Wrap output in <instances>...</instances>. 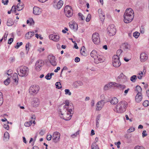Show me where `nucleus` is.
Here are the masks:
<instances>
[{"label": "nucleus", "instance_id": "57", "mask_svg": "<svg viewBox=\"0 0 149 149\" xmlns=\"http://www.w3.org/2000/svg\"><path fill=\"white\" fill-rule=\"evenodd\" d=\"M45 78L47 80H50L51 78V77L50 76L49 74L48 73L45 76Z\"/></svg>", "mask_w": 149, "mask_h": 149}, {"label": "nucleus", "instance_id": "23", "mask_svg": "<svg viewBox=\"0 0 149 149\" xmlns=\"http://www.w3.org/2000/svg\"><path fill=\"white\" fill-rule=\"evenodd\" d=\"M34 35V32H29L25 34V38L26 39H29Z\"/></svg>", "mask_w": 149, "mask_h": 149}, {"label": "nucleus", "instance_id": "58", "mask_svg": "<svg viewBox=\"0 0 149 149\" xmlns=\"http://www.w3.org/2000/svg\"><path fill=\"white\" fill-rule=\"evenodd\" d=\"M146 131L145 130L143 131L142 133V136L143 137H145L147 136V134L146 133Z\"/></svg>", "mask_w": 149, "mask_h": 149}, {"label": "nucleus", "instance_id": "28", "mask_svg": "<svg viewBox=\"0 0 149 149\" xmlns=\"http://www.w3.org/2000/svg\"><path fill=\"white\" fill-rule=\"evenodd\" d=\"M14 24L13 20L11 18H9L7 22V25L8 26H11Z\"/></svg>", "mask_w": 149, "mask_h": 149}, {"label": "nucleus", "instance_id": "5", "mask_svg": "<svg viewBox=\"0 0 149 149\" xmlns=\"http://www.w3.org/2000/svg\"><path fill=\"white\" fill-rule=\"evenodd\" d=\"M20 73H18V75L21 77L27 76L29 73L28 68L25 66H22L19 68Z\"/></svg>", "mask_w": 149, "mask_h": 149}, {"label": "nucleus", "instance_id": "26", "mask_svg": "<svg viewBox=\"0 0 149 149\" xmlns=\"http://www.w3.org/2000/svg\"><path fill=\"white\" fill-rule=\"evenodd\" d=\"M91 56L93 58H95L98 55L97 52L95 50H93L90 53Z\"/></svg>", "mask_w": 149, "mask_h": 149}, {"label": "nucleus", "instance_id": "22", "mask_svg": "<svg viewBox=\"0 0 149 149\" xmlns=\"http://www.w3.org/2000/svg\"><path fill=\"white\" fill-rule=\"evenodd\" d=\"M80 53L82 55L86 56L87 55L86 50L84 46H83L81 47L80 50Z\"/></svg>", "mask_w": 149, "mask_h": 149}, {"label": "nucleus", "instance_id": "37", "mask_svg": "<svg viewBox=\"0 0 149 149\" xmlns=\"http://www.w3.org/2000/svg\"><path fill=\"white\" fill-rule=\"evenodd\" d=\"M91 149H99L98 146L95 143H93L91 146Z\"/></svg>", "mask_w": 149, "mask_h": 149}, {"label": "nucleus", "instance_id": "4", "mask_svg": "<svg viewBox=\"0 0 149 149\" xmlns=\"http://www.w3.org/2000/svg\"><path fill=\"white\" fill-rule=\"evenodd\" d=\"M64 104L65 105L63 106V107L61 109H60L59 110V113L60 114V115H63L64 113L68 111L69 109H70L69 102H67L66 101L65 103H63L60 106H61L62 105H64Z\"/></svg>", "mask_w": 149, "mask_h": 149}, {"label": "nucleus", "instance_id": "29", "mask_svg": "<svg viewBox=\"0 0 149 149\" xmlns=\"http://www.w3.org/2000/svg\"><path fill=\"white\" fill-rule=\"evenodd\" d=\"M13 78L14 80V81L15 82L17 83H18V75L16 73H14Z\"/></svg>", "mask_w": 149, "mask_h": 149}, {"label": "nucleus", "instance_id": "2", "mask_svg": "<svg viewBox=\"0 0 149 149\" xmlns=\"http://www.w3.org/2000/svg\"><path fill=\"white\" fill-rule=\"evenodd\" d=\"M127 103L125 101L120 102L116 106V111L118 113H122L126 110Z\"/></svg>", "mask_w": 149, "mask_h": 149}, {"label": "nucleus", "instance_id": "1", "mask_svg": "<svg viewBox=\"0 0 149 149\" xmlns=\"http://www.w3.org/2000/svg\"><path fill=\"white\" fill-rule=\"evenodd\" d=\"M134 12L130 8L126 9L124 15V21L126 23H128L132 21L134 18Z\"/></svg>", "mask_w": 149, "mask_h": 149}, {"label": "nucleus", "instance_id": "13", "mask_svg": "<svg viewBox=\"0 0 149 149\" xmlns=\"http://www.w3.org/2000/svg\"><path fill=\"white\" fill-rule=\"evenodd\" d=\"M40 104V101L39 99L37 98H33L32 102V105L33 107H38Z\"/></svg>", "mask_w": 149, "mask_h": 149}, {"label": "nucleus", "instance_id": "7", "mask_svg": "<svg viewBox=\"0 0 149 149\" xmlns=\"http://www.w3.org/2000/svg\"><path fill=\"white\" fill-rule=\"evenodd\" d=\"M107 33L110 36H113L116 33V30L114 25L111 24L107 28Z\"/></svg>", "mask_w": 149, "mask_h": 149}, {"label": "nucleus", "instance_id": "44", "mask_svg": "<svg viewBox=\"0 0 149 149\" xmlns=\"http://www.w3.org/2000/svg\"><path fill=\"white\" fill-rule=\"evenodd\" d=\"M14 10V11L15 13H16V8L15 6H13L12 7L11 10L10 11H8V14H10L11 13V11Z\"/></svg>", "mask_w": 149, "mask_h": 149}, {"label": "nucleus", "instance_id": "9", "mask_svg": "<svg viewBox=\"0 0 149 149\" xmlns=\"http://www.w3.org/2000/svg\"><path fill=\"white\" fill-rule=\"evenodd\" d=\"M92 39L94 43L96 44H98L100 42V38L98 33H94L92 37Z\"/></svg>", "mask_w": 149, "mask_h": 149}, {"label": "nucleus", "instance_id": "51", "mask_svg": "<svg viewBox=\"0 0 149 149\" xmlns=\"http://www.w3.org/2000/svg\"><path fill=\"white\" fill-rule=\"evenodd\" d=\"M91 15L90 14H88L86 18V21L87 22H89L90 20V19L91 18Z\"/></svg>", "mask_w": 149, "mask_h": 149}, {"label": "nucleus", "instance_id": "24", "mask_svg": "<svg viewBox=\"0 0 149 149\" xmlns=\"http://www.w3.org/2000/svg\"><path fill=\"white\" fill-rule=\"evenodd\" d=\"M63 1L59 0L57 4L56 5V7L55 8L57 9H60L63 6Z\"/></svg>", "mask_w": 149, "mask_h": 149}, {"label": "nucleus", "instance_id": "60", "mask_svg": "<svg viewBox=\"0 0 149 149\" xmlns=\"http://www.w3.org/2000/svg\"><path fill=\"white\" fill-rule=\"evenodd\" d=\"M140 33H141L143 34L144 33V29L143 26H141L140 28Z\"/></svg>", "mask_w": 149, "mask_h": 149}, {"label": "nucleus", "instance_id": "6", "mask_svg": "<svg viewBox=\"0 0 149 149\" xmlns=\"http://www.w3.org/2000/svg\"><path fill=\"white\" fill-rule=\"evenodd\" d=\"M112 63L115 67H118L120 66L121 63L120 61L119 57L117 55H114L113 57Z\"/></svg>", "mask_w": 149, "mask_h": 149}, {"label": "nucleus", "instance_id": "30", "mask_svg": "<svg viewBox=\"0 0 149 149\" xmlns=\"http://www.w3.org/2000/svg\"><path fill=\"white\" fill-rule=\"evenodd\" d=\"M23 8V3H19L17 4V10L18 11H20Z\"/></svg>", "mask_w": 149, "mask_h": 149}, {"label": "nucleus", "instance_id": "16", "mask_svg": "<svg viewBox=\"0 0 149 149\" xmlns=\"http://www.w3.org/2000/svg\"><path fill=\"white\" fill-rule=\"evenodd\" d=\"M42 12V10L38 7L35 6L33 8V13L35 15H39Z\"/></svg>", "mask_w": 149, "mask_h": 149}, {"label": "nucleus", "instance_id": "39", "mask_svg": "<svg viewBox=\"0 0 149 149\" xmlns=\"http://www.w3.org/2000/svg\"><path fill=\"white\" fill-rule=\"evenodd\" d=\"M112 86V85L111 84V83L109 84H107L105 85L104 87V90H107L108 89L110 88H111Z\"/></svg>", "mask_w": 149, "mask_h": 149}, {"label": "nucleus", "instance_id": "41", "mask_svg": "<svg viewBox=\"0 0 149 149\" xmlns=\"http://www.w3.org/2000/svg\"><path fill=\"white\" fill-rule=\"evenodd\" d=\"M137 78V76L136 75H134L131 77L130 80L132 82H134Z\"/></svg>", "mask_w": 149, "mask_h": 149}, {"label": "nucleus", "instance_id": "63", "mask_svg": "<svg viewBox=\"0 0 149 149\" xmlns=\"http://www.w3.org/2000/svg\"><path fill=\"white\" fill-rule=\"evenodd\" d=\"M74 61L76 63L79 62L80 61V59L78 57H76L74 59Z\"/></svg>", "mask_w": 149, "mask_h": 149}, {"label": "nucleus", "instance_id": "52", "mask_svg": "<svg viewBox=\"0 0 149 149\" xmlns=\"http://www.w3.org/2000/svg\"><path fill=\"white\" fill-rule=\"evenodd\" d=\"M123 52V51L121 49H118L117 51V55H117L119 57V56L121 53Z\"/></svg>", "mask_w": 149, "mask_h": 149}, {"label": "nucleus", "instance_id": "40", "mask_svg": "<svg viewBox=\"0 0 149 149\" xmlns=\"http://www.w3.org/2000/svg\"><path fill=\"white\" fill-rule=\"evenodd\" d=\"M32 124V120H30L29 122H26L25 123L24 125L26 127H29Z\"/></svg>", "mask_w": 149, "mask_h": 149}, {"label": "nucleus", "instance_id": "45", "mask_svg": "<svg viewBox=\"0 0 149 149\" xmlns=\"http://www.w3.org/2000/svg\"><path fill=\"white\" fill-rule=\"evenodd\" d=\"M10 79L9 78H7L4 82V83L6 85H8L10 83Z\"/></svg>", "mask_w": 149, "mask_h": 149}, {"label": "nucleus", "instance_id": "55", "mask_svg": "<svg viewBox=\"0 0 149 149\" xmlns=\"http://www.w3.org/2000/svg\"><path fill=\"white\" fill-rule=\"evenodd\" d=\"M119 88L120 89L123 90L126 88V86L125 85L120 84Z\"/></svg>", "mask_w": 149, "mask_h": 149}, {"label": "nucleus", "instance_id": "62", "mask_svg": "<svg viewBox=\"0 0 149 149\" xmlns=\"http://www.w3.org/2000/svg\"><path fill=\"white\" fill-rule=\"evenodd\" d=\"M13 40V38H10L8 40V44H11Z\"/></svg>", "mask_w": 149, "mask_h": 149}, {"label": "nucleus", "instance_id": "46", "mask_svg": "<svg viewBox=\"0 0 149 149\" xmlns=\"http://www.w3.org/2000/svg\"><path fill=\"white\" fill-rule=\"evenodd\" d=\"M111 84H112V86L113 85L115 87H119V88L120 85V84L118 83H116L115 82H111Z\"/></svg>", "mask_w": 149, "mask_h": 149}, {"label": "nucleus", "instance_id": "48", "mask_svg": "<svg viewBox=\"0 0 149 149\" xmlns=\"http://www.w3.org/2000/svg\"><path fill=\"white\" fill-rule=\"evenodd\" d=\"M65 94L66 95H71V93L70 92V90L68 89H66L65 90Z\"/></svg>", "mask_w": 149, "mask_h": 149}, {"label": "nucleus", "instance_id": "42", "mask_svg": "<svg viewBox=\"0 0 149 149\" xmlns=\"http://www.w3.org/2000/svg\"><path fill=\"white\" fill-rule=\"evenodd\" d=\"M143 104L145 107H147L149 105V102L148 100H145L143 103Z\"/></svg>", "mask_w": 149, "mask_h": 149}, {"label": "nucleus", "instance_id": "31", "mask_svg": "<svg viewBox=\"0 0 149 149\" xmlns=\"http://www.w3.org/2000/svg\"><path fill=\"white\" fill-rule=\"evenodd\" d=\"M123 46L124 50L130 49V45L127 43H125L123 44Z\"/></svg>", "mask_w": 149, "mask_h": 149}, {"label": "nucleus", "instance_id": "38", "mask_svg": "<svg viewBox=\"0 0 149 149\" xmlns=\"http://www.w3.org/2000/svg\"><path fill=\"white\" fill-rule=\"evenodd\" d=\"M4 137L6 140H8L9 138V134L8 132L5 133L4 135Z\"/></svg>", "mask_w": 149, "mask_h": 149}, {"label": "nucleus", "instance_id": "17", "mask_svg": "<svg viewBox=\"0 0 149 149\" xmlns=\"http://www.w3.org/2000/svg\"><path fill=\"white\" fill-rule=\"evenodd\" d=\"M148 58V56L145 53H142L140 55V61L142 62L146 61Z\"/></svg>", "mask_w": 149, "mask_h": 149}, {"label": "nucleus", "instance_id": "34", "mask_svg": "<svg viewBox=\"0 0 149 149\" xmlns=\"http://www.w3.org/2000/svg\"><path fill=\"white\" fill-rule=\"evenodd\" d=\"M126 78V77L122 73H121L118 77V79L120 80L125 79Z\"/></svg>", "mask_w": 149, "mask_h": 149}, {"label": "nucleus", "instance_id": "10", "mask_svg": "<svg viewBox=\"0 0 149 149\" xmlns=\"http://www.w3.org/2000/svg\"><path fill=\"white\" fill-rule=\"evenodd\" d=\"M44 62L41 60H38L35 64V69L38 71H40L41 69V67L44 65Z\"/></svg>", "mask_w": 149, "mask_h": 149}, {"label": "nucleus", "instance_id": "61", "mask_svg": "<svg viewBox=\"0 0 149 149\" xmlns=\"http://www.w3.org/2000/svg\"><path fill=\"white\" fill-rule=\"evenodd\" d=\"M52 136L51 135H48L47 136V139L48 141H50L51 139Z\"/></svg>", "mask_w": 149, "mask_h": 149}, {"label": "nucleus", "instance_id": "59", "mask_svg": "<svg viewBox=\"0 0 149 149\" xmlns=\"http://www.w3.org/2000/svg\"><path fill=\"white\" fill-rule=\"evenodd\" d=\"M3 127L4 128L7 130H8L9 129V127L8 125L4 124L3 125Z\"/></svg>", "mask_w": 149, "mask_h": 149}, {"label": "nucleus", "instance_id": "43", "mask_svg": "<svg viewBox=\"0 0 149 149\" xmlns=\"http://www.w3.org/2000/svg\"><path fill=\"white\" fill-rule=\"evenodd\" d=\"M55 85L56 88L58 89H60L62 87L61 84L60 82H56Z\"/></svg>", "mask_w": 149, "mask_h": 149}, {"label": "nucleus", "instance_id": "8", "mask_svg": "<svg viewBox=\"0 0 149 149\" xmlns=\"http://www.w3.org/2000/svg\"><path fill=\"white\" fill-rule=\"evenodd\" d=\"M60 134L58 132L54 133L52 135V140L54 142L57 143L59 141Z\"/></svg>", "mask_w": 149, "mask_h": 149}, {"label": "nucleus", "instance_id": "56", "mask_svg": "<svg viewBox=\"0 0 149 149\" xmlns=\"http://www.w3.org/2000/svg\"><path fill=\"white\" fill-rule=\"evenodd\" d=\"M79 134V130L77 131L75 133L72 134L71 135V137L72 138H74L77 135Z\"/></svg>", "mask_w": 149, "mask_h": 149}, {"label": "nucleus", "instance_id": "12", "mask_svg": "<svg viewBox=\"0 0 149 149\" xmlns=\"http://www.w3.org/2000/svg\"><path fill=\"white\" fill-rule=\"evenodd\" d=\"M105 103V102L104 100H102L98 102L96 104V110L97 111L101 110L104 106Z\"/></svg>", "mask_w": 149, "mask_h": 149}, {"label": "nucleus", "instance_id": "3", "mask_svg": "<svg viewBox=\"0 0 149 149\" xmlns=\"http://www.w3.org/2000/svg\"><path fill=\"white\" fill-rule=\"evenodd\" d=\"M72 108H70V109H69L68 111L64 113V114H63V115H60V118L66 121L70 120L74 113L72 110L74 108L72 106Z\"/></svg>", "mask_w": 149, "mask_h": 149}, {"label": "nucleus", "instance_id": "20", "mask_svg": "<svg viewBox=\"0 0 149 149\" xmlns=\"http://www.w3.org/2000/svg\"><path fill=\"white\" fill-rule=\"evenodd\" d=\"M69 26L71 29L74 30L75 31H76L77 30V24L75 23H73L72 24H69Z\"/></svg>", "mask_w": 149, "mask_h": 149}, {"label": "nucleus", "instance_id": "47", "mask_svg": "<svg viewBox=\"0 0 149 149\" xmlns=\"http://www.w3.org/2000/svg\"><path fill=\"white\" fill-rule=\"evenodd\" d=\"M140 35V33L137 32H135L133 33V36L135 38H137Z\"/></svg>", "mask_w": 149, "mask_h": 149}, {"label": "nucleus", "instance_id": "27", "mask_svg": "<svg viewBox=\"0 0 149 149\" xmlns=\"http://www.w3.org/2000/svg\"><path fill=\"white\" fill-rule=\"evenodd\" d=\"M110 102L113 104H117L118 102V99L115 97L113 98L111 100H110Z\"/></svg>", "mask_w": 149, "mask_h": 149}, {"label": "nucleus", "instance_id": "19", "mask_svg": "<svg viewBox=\"0 0 149 149\" xmlns=\"http://www.w3.org/2000/svg\"><path fill=\"white\" fill-rule=\"evenodd\" d=\"M49 61L52 65L53 66H55L56 65V62L55 59V57L54 56H50Z\"/></svg>", "mask_w": 149, "mask_h": 149}, {"label": "nucleus", "instance_id": "49", "mask_svg": "<svg viewBox=\"0 0 149 149\" xmlns=\"http://www.w3.org/2000/svg\"><path fill=\"white\" fill-rule=\"evenodd\" d=\"M29 43L28 42L26 44V45L25 47H26V51L27 53H28V52H29Z\"/></svg>", "mask_w": 149, "mask_h": 149}, {"label": "nucleus", "instance_id": "54", "mask_svg": "<svg viewBox=\"0 0 149 149\" xmlns=\"http://www.w3.org/2000/svg\"><path fill=\"white\" fill-rule=\"evenodd\" d=\"M135 130V129L134 127L130 128V129L127 130V132L130 133L134 131Z\"/></svg>", "mask_w": 149, "mask_h": 149}, {"label": "nucleus", "instance_id": "53", "mask_svg": "<svg viewBox=\"0 0 149 149\" xmlns=\"http://www.w3.org/2000/svg\"><path fill=\"white\" fill-rule=\"evenodd\" d=\"M134 149H145V148L142 146H136L135 147Z\"/></svg>", "mask_w": 149, "mask_h": 149}, {"label": "nucleus", "instance_id": "25", "mask_svg": "<svg viewBox=\"0 0 149 149\" xmlns=\"http://www.w3.org/2000/svg\"><path fill=\"white\" fill-rule=\"evenodd\" d=\"M66 16L68 17H71L73 15L72 10L64 12Z\"/></svg>", "mask_w": 149, "mask_h": 149}, {"label": "nucleus", "instance_id": "35", "mask_svg": "<svg viewBox=\"0 0 149 149\" xmlns=\"http://www.w3.org/2000/svg\"><path fill=\"white\" fill-rule=\"evenodd\" d=\"M101 115L100 114H99L97 117L96 119V125L97 127H98L99 126H98V124H99V120H100Z\"/></svg>", "mask_w": 149, "mask_h": 149}, {"label": "nucleus", "instance_id": "36", "mask_svg": "<svg viewBox=\"0 0 149 149\" xmlns=\"http://www.w3.org/2000/svg\"><path fill=\"white\" fill-rule=\"evenodd\" d=\"M3 95L2 93L0 92V106L3 104Z\"/></svg>", "mask_w": 149, "mask_h": 149}, {"label": "nucleus", "instance_id": "33", "mask_svg": "<svg viewBox=\"0 0 149 149\" xmlns=\"http://www.w3.org/2000/svg\"><path fill=\"white\" fill-rule=\"evenodd\" d=\"M72 10V8L71 6L67 5L66 6L64 9V12H66V11H68L69 10Z\"/></svg>", "mask_w": 149, "mask_h": 149}, {"label": "nucleus", "instance_id": "14", "mask_svg": "<svg viewBox=\"0 0 149 149\" xmlns=\"http://www.w3.org/2000/svg\"><path fill=\"white\" fill-rule=\"evenodd\" d=\"M98 12L100 20L102 21H104L105 19V14L101 9H99Z\"/></svg>", "mask_w": 149, "mask_h": 149}, {"label": "nucleus", "instance_id": "32", "mask_svg": "<svg viewBox=\"0 0 149 149\" xmlns=\"http://www.w3.org/2000/svg\"><path fill=\"white\" fill-rule=\"evenodd\" d=\"M135 91L137 92V93H141L142 89L141 87L137 85L136 86V88L135 89Z\"/></svg>", "mask_w": 149, "mask_h": 149}, {"label": "nucleus", "instance_id": "64", "mask_svg": "<svg viewBox=\"0 0 149 149\" xmlns=\"http://www.w3.org/2000/svg\"><path fill=\"white\" fill-rule=\"evenodd\" d=\"M65 30L63 29L62 31V32L64 33H66V31H68V29L66 27H65Z\"/></svg>", "mask_w": 149, "mask_h": 149}, {"label": "nucleus", "instance_id": "21", "mask_svg": "<svg viewBox=\"0 0 149 149\" xmlns=\"http://www.w3.org/2000/svg\"><path fill=\"white\" fill-rule=\"evenodd\" d=\"M142 99L141 93H137L135 97V100L136 102L139 103L140 102Z\"/></svg>", "mask_w": 149, "mask_h": 149}, {"label": "nucleus", "instance_id": "15", "mask_svg": "<svg viewBox=\"0 0 149 149\" xmlns=\"http://www.w3.org/2000/svg\"><path fill=\"white\" fill-rule=\"evenodd\" d=\"M49 38L51 40L55 42L58 41L59 39V36L58 35L51 34L49 35Z\"/></svg>", "mask_w": 149, "mask_h": 149}, {"label": "nucleus", "instance_id": "50", "mask_svg": "<svg viewBox=\"0 0 149 149\" xmlns=\"http://www.w3.org/2000/svg\"><path fill=\"white\" fill-rule=\"evenodd\" d=\"M78 15L81 20H83L84 19V17L81 13H78Z\"/></svg>", "mask_w": 149, "mask_h": 149}, {"label": "nucleus", "instance_id": "18", "mask_svg": "<svg viewBox=\"0 0 149 149\" xmlns=\"http://www.w3.org/2000/svg\"><path fill=\"white\" fill-rule=\"evenodd\" d=\"M94 60L96 63H98L99 62L101 63L104 62V59L102 56L98 55L97 57H95V58Z\"/></svg>", "mask_w": 149, "mask_h": 149}, {"label": "nucleus", "instance_id": "11", "mask_svg": "<svg viewBox=\"0 0 149 149\" xmlns=\"http://www.w3.org/2000/svg\"><path fill=\"white\" fill-rule=\"evenodd\" d=\"M38 87H37L36 85H33L31 86L29 89V92L30 93L31 95H33L34 94L37 93L38 90Z\"/></svg>", "mask_w": 149, "mask_h": 149}]
</instances>
